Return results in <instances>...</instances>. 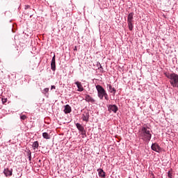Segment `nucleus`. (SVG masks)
Segmentation results:
<instances>
[{
	"label": "nucleus",
	"instance_id": "26",
	"mask_svg": "<svg viewBox=\"0 0 178 178\" xmlns=\"http://www.w3.org/2000/svg\"><path fill=\"white\" fill-rule=\"evenodd\" d=\"M74 50L77 51V47H75Z\"/></svg>",
	"mask_w": 178,
	"mask_h": 178
},
{
	"label": "nucleus",
	"instance_id": "4",
	"mask_svg": "<svg viewBox=\"0 0 178 178\" xmlns=\"http://www.w3.org/2000/svg\"><path fill=\"white\" fill-rule=\"evenodd\" d=\"M151 149H152V151L158 153L162 151V148H161V146H159V145L156 143L152 144Z\"/></svg>",
	"mask_w": 178,
	"mask_h": 178
},
{
	"label": "nucleus",
	"instance_id": "19",
	"mask_svg": "<svg viewBox=\"0 0 178 178\" xmlns=\"http://www.w3.org/2000/svg\"><path fill=\"white\" fill-rule=\"evenodd\" d=\"M168 177L173 178V175L172 174V172L170 171L168 172Z\"/></svg>",
	"mask_w": 178,
	"mask_h": 178
},
{
	"label": "nucleus",
	"instance_id": "21",
	"mask_svg": "<svg viewBox=\"0 0 178 178\" xmlns=\"http://www.w3.org/2000/svg\"><path fill=\"white\" fill-rule=\"evenodd\" d=\"M27 156H31V151H30V150L27 151Z\"/></svg>",
	"mask_w": 178,
	"mask_h": 178
},
{
	"label": "nucleus",
	"instance_id": "24",
	"mask_svg": "<svg viewBox=\"0 0 178 178\" xmlns=\"http://www.w3.org/2000/svg\"><path fill=\"white\" fill-rule=\"evenodd\" d=\"M55 88H56V87L55 86H51V90H55Z\"/></svg>",
	"mask_w": 178,
	"mask_h": 178
},
{
	"label": "nucleus",
	"instance_id": "9",
	"mask_svg": "<svg viewBox=\"0 0 178 178\" xmlns=\"http://www.w3.org/2000/svg\"><path fill=\"white\" fill-rule=\"evenodd\" d=\"M74 84H76V86H77V88H78L77 91H79V92L84 91V88H83V85L81 84V82L76 81L74 83Z\"/></svg>",
	"mask_w": 178,
	"mask_h": 178
},
{
	"label": "nucleus",
	"instance_id": "18",
	"mask_svg": "<svg viewBox=\"0 0 178 178\" xmlns=\"http://www.w3.org/2000/svg\"><path fill=\"white\" fill-rule=\"evenodd\" d=\"M97 67H98V69H104L102 67V65H101V63H99V62L97 63Z\"/></svg>",
	"mask_w": 178,
	"mask_h": 178
},
{
	"label": "nucleus",
	"instance_id": "8",
	"mask_svg": "<svg viewBox=\"0 0 178 178\" xmlns=\"http://www.w3.org/2000/svg\"><path fill=\"white\" fill-rule=\"evenodd\" d=\"M51 69L53 72H55L56 70V57L55 54L54 55L51 62Z\"/></svg>",
	"mask_w": 178,
	"mask_h": 178
},
{
	"label": "nucleus",
	"instance_id": "6",
	"mask_svg": "<svg viewBox=\"0 0 178 178\" xmlns=\"http://www.w3.org/2000/svg\"><path fill=\"white\" fill-rule=\"evenodd\" d=\"M3 173L6 177H10V176L13 175V169L9 168H5L3 170Z\"/></svg>",
	"mask_w": 178,
	"mask_h": 178
},
{
	"label": "nucleus",
	"instance_id": "1",
	"mask_svg": "<svg viewBox=\"0 0 178 178\" xmlns=\"http://www.w3.org/2000/svg\"><path fill=\"white\" fill-rule=\"evenodd\" d=\"M138 134L140 140L145 143H149L152 138V131L147 125H143L138 131Z\"/></svg>",
	"mask_w": 178,
	"mask_h": 178
},
{
	"label": "nucleus",
	"instance_id": "14",
	"mask_svg": "<svg viewBox=\"0 0 178 178\" xmlns=\"http://www.w3.org/2000/svg\"><path fill=\"white\" fill-rule=\"evenodd\" d=\"M76 129H78L79 131H84V127L81 125L80 123H76Z\"/></svg>",
	"mask_w": 178,
	"mask_h": 178
},
{
	"label": "nucleus",
	"instance_id": "12",
	"mask_svg": "<svg viewBox=\"0 0 178 178\" xmlns=\"http://www.w3.org/2000/svg\"><path fill=\"white\" fill-rule=\"evenodd\" d=\"M97 172L99 177H102V178L106 177V175H105V172L104 171V170H102V168L97 169Z\"/></svg>",
	"mask_w": 178,
	"mask_h": 178
},
{
	"label": "nucleus",
	"instance_id": "27",
	"mask_svg": "<svg viewBox=\"0 0 178 178\" xmlns=\"http://www.w3.org/2000/svg\"><path fill=\"white\" fill-rule=\"evenodd\" d=\"M29 8V6H27L26 7V9H27Z\"/></svg>",
	"mask_w": 178,
	"mask_h": 178
},
{
	"label": "nucleus",
	"instance_id": "16",
	"mask_svg": "<svg viewBox=\"0 0 178 178\" xmlns=\"http://www.w3.org/2000/svg\"><path fill=\"white\" fill-rule=\"evenodd\" d=\"M42 137H43V138H45L46 140H49V138H51V136L47 132H44L42 134Z\"/></svg>",
	"mask_w": 178,
	"mask_h": 178
},
{
	"label": "nucleus",
	"instance_id": "17",
	"mask_svg": "<svg viewBox=\"0 0 178 178\" xmlns=\"http://www.w3.org/2000/svg\"><path fill=\"white\" fill-rule=\"evenodd\" d=\"M49 88H44V89L42 91V94H47V92H49Z\"/></svg>",
	"mask_w": 178,
	"mask_h": 178
},
{
	"label": "nucleus",
	"instance_id": "11",
	"mask_svg": "<svg viewBox=\"0 0 178 178\" xmlns=\"http://www.w3.org/2000/svg\"><path fill=\"white\" fill-rule=\"evenodd\" d=\"M85 99L86 102H91V104H94V102H95V99L90 96V95H86L85 97Z\"/></svg>",
	"mask_w": 178,
	"mask_h": 178
},
{
	"label": "nucleus",
	"instance_id": "3",
	"mask_svg": "<svg viewBox=\"0 0 178 178\" xmlns=\"http://www.w3.org/2000/svg\"><path fill=\"white\" fill-rule=\"evenodd\" d=\"M134 19V13H130L127 17L128 27L130 31H132L133 29H134V25H133Z\"/></svg>",
	"mask_w": 178,
	"mask_h": 178
},
{
	"label": "nucleus",
	"instance_id": "5",
	"mask_svg": "<svg viewBox=\"0 0 178 178\" xmlns=\"http://www.w3.org/2000/svg\"><path fill=\"white\" fill-rule=\"evenodd\" d=\"M108 111L113 112V113H116L118 111H119V108H118V106L115 104H109L108 106Z\"/></svg>",
	"mask_w": 178,
	"mask_h": 178
},
{
	"label": "nucleus",
	"instance_id": "25",
	"mask_svg": "<svg viewBox=\"0 0 178 178\" xmlns=\"http://www.w3.org/2000/svg\"><path fill=\"white\" fill-rule=\"evenodd\" d=\"M29 156V160L31 161V156Z\"/></svg>",
	"mask_w": 178,
	"mask_h": 178
},
{
	"label": "nucleus",
	"instance_id": "15",
	"mask_svg": "<svg viewBox=\"0 0 178 178\" xmlns=\"http://www.w3.org/2000/svg\"><path fill=\"white\" fill-rule=\"evenodd\" d=\"M38 147H40V143H38V141H35L32 145V147L34 150L38 149Z\"/></svg>",
	"mask_w": 178,
	"mask_h": 178
},
{
	"label": "nucleus",
	"instance_id": "20",
	"mask_svg": "<svg viewBox=\"0 0 178 178\" xmlns=\"http://www.w3.org/2000/svg\"><path fill=\"white\" fill-rule=\"evenodd\" d=\"M21 120H26L27 119V117L25 115H22L20 116Z\"/></svg>",
	"mask_w": 178,
	"mask_h": 178
},
{
	"label": "nucleus",
	"instance_id": "2",
	"mask_svg": "<svg viewBox=\"0 0 178 178\" xmlns=\"http://www.w3.org/2000/svg\"><path fill=\"white\" fill-rule=\"evenodd\" d=\"M96 90L97 91V97L99 99H106V101H109V97L108 96V93H106V90L102 87L101 85L96 86Z\"/></svg>",
	"mask_w": 178,
	"mask_h": 178
},
{
	"label": "nucleus",
	"instance_id": "23",
	"mask_svg": "<svg viewBox=\"0 0 178 178\" xmlns=\"http://www.w3.org/2000/svg\"><path fill=\"white\" fill-rule=\"evenodd\" d=\"M81 134L82 136H86V130L83 129V131H81Z\"/></svg>",
	"mask_w": 178,
	"mask_h": 178
},
{
	"label": "nucleus",
	"instance_id": "22",
	"mask_svg": "<svg viewBox=\"0 0 178 178\" xmlns=\"http://www.w3.org/2000/svg\"><path fill=\"white\" fill-rule=\"evenodd\" d=\"M3 104H6V102H8V99H2Z\"/></svg>",
	"mask_w": 178,
	"mask_h": 178
},
{
	"label": "nucleus",
	"instance_id": "10",
	"mask_svg": "<svg viewBox=\"0 0 178 178\" xmlns=\"http://www.w3.org/2000/svg\"><path fill=\"white\" fill-rule=\"evenodd\" d=\"M63 112L64 113H65V115H67V113H70V112H72V107L69 104H66L64 106Z\"/></svg>",
	"mask_w": 178,
	"mask_h": 178
},
{
	"label": "nucleus",
	"instance_id": "13",
	"mask_svg": "<svg viewBox=\"0 0 178 178\" xmlns=\"http://www.w3.org/2000/svg\"><path fill=\"white\" fill-rule=\"evenodd\" d=\"M107 88L110 92H113V94H116V89H115L111 84H107Z\"/></svg>",
	"mask_w": 178,
	"mask_h": 178
},
{
	"label": "nucleus",
	"instance_id": "7",
	"mask_svg": "<svg viewBox=\"0 0 178 178\" xmlns=\"http://www.w3.org/2000/svg\"><path fill=\"white\" fill-rule=\"evenodd\" d=\"M81 119L83 122H88L90 120V113L88 111L83 112Z\"/></svg>",
	"mask_w": 178,
	"mask_h": 178
}]
</instances>
